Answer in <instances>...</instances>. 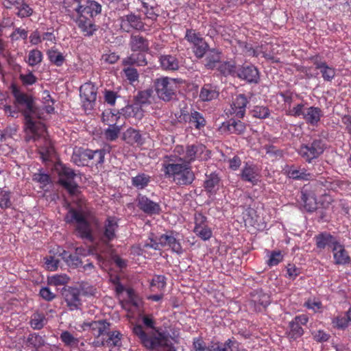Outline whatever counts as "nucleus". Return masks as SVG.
I'll return each mask as SVG.
<instances>
[{
    "label": "nucleus",
    "instance_id": "nucleus-63",
    "mask_svg": "<svg viewBox=\"0 0 351 351\" xmlns=\"http://www.w3.org/2000/svg\"><path fill=\"white\" fill-rule=\"evenodd\" d=\"M79 290L85 295H93L96 289L86 282H82Z\"/></svg>",
    "mask_w": 351,
    "mask_h": 351
},
{
    "label": "nucleus",
    "instance_id": "nucleus-32",
    "mask_svg": "<svg viewBox=\"0 0 351 351\" xmlns=\"http://www.w3.org/2000/svg\"><path fill=\"white\" fill-rule=\"evenodd\" d=\"M219 93L210 84H205L200 92L199 97L203 101H210L218 97Z\"/></svg>",
    "mask_w": 351,
    "mask_h": 351
},
{
    "label": "nucleus",
    "instance_id": "nucleus-12",
    "mask_svg": "<svg viewBox=\"0 0 351 351\" xmlns=\"http://www.w3.org/2000/svg\"><path fill=\"white\" fill-rule=\"evenodd\" d=\"M80 97L84 99L88 104H84L85 108L91 109L93 104L96 101L97 88L91 83H85L80 86Z\"/></svg>",
    "mask_w": 351,
    "mask_h": 351
},
{
    "label": "nucleus",
    "instance_id": "nucleus-38",
    "mask_svg": "<svg viewBox=\"0 0 351 351\" xmlns=\"http://www.w3.org/2000/svg\"><path fill=\"white\" fill-rule=\"evenodd\" d=\"M121 334L119 331H112L108 335H107V338H103L101 341V344L104 345V341L107 344H110L112 346H121Z\"/></svg>",
    "mask_w": 351,
    "mask_h": 351
},
{
    "label": "nucleus",
    "instance_id": "nucleus-36",
    "mask_svg": "<svg viewBox=\"0 0 351 351\" xmlns=\"http://www.w3.org/2000/svg\"><path fill=\"white\" fill-rule=\"evenodd\" d=\"M189 121L194 124L196 129H200L206 125V120L197 111H193L189 115Z\"/></svg>",
    "mask_w": 351,
    "mask_h": 351
},
{
    "label": "nucleus",
    "instance_id": "nucleus-15",
    "mask_svg": "<svg viewBox=\"0 0 351 351\" xmlns=\"http://www.w3.org/2000/svg\"><path fill=\"white\" fill-rule=\"evenodd\" d=\"M78 27L84 32V36H93L94 32L97 29L93 19L86 16L80 15L76 20Z\"/></svg>",
    "mask_w": 351,
    "mask_h": 351
},
{
    "label": "nucleus",
    "instance_id": "nucleus-53",
    "mask_svg": "<svg viewBox=\"0 0 351 351\" xmlns=\"http://www.w3.org/2000/svg\"><path fill=\"white\" fill-rule=\"evenodd\" d=\"M269 115V110L263 106H256L252 110V116L259 119H265Z\"/></svg>",
    "mask_w": 351,
    "mask_h": 351
},
{
    "label": "nucleus",
    "instance_id": "nucleus-3",
    "mask_svg": "<svg viewBox=\"0 0 351 351\" xmlns=\"http://www.w3.org/2000/svg\"><path fill=\"white\" fill-rule=\"evenodd\" d=\"M64 221L68 223H76L75 230L80 238L90 242L94 241L90 223L84 211L71 208L65 215Z\"/></svg>",
    "mask_w": 351,
    "mask_h": 351
},
{
    "label": "nucleus",
    "instance_id": "nucleus-51",
    "mask_svg": "<svg viewBox=\"0 0 351 351\" xmlns=\"http://www.w3.org/2000/svg\"><path fill=\"white\" fill-rule=\"evenodd\" d=\"M167 246L170 247L173 252L178 254L182 253V247L178 241L173 236L169 235Z\"/></svg>",
    "mask_w": 351,
    "mask_h": 351
},
{
    "label": "nucleus",
    "instance_id": "nucleus-43",
    "mask_svg": "<svg viewBox=\"0 0 351 351\" xmlns=\"http://www.w3.org/2000/svg\"><path fill=\"white\" fill-rule=\"evenodd\" d=\"M208 50H210L208 45L204 40L194 45V53L197 58H203L204 55H206Z\"/></svg>",
    "mask_w": 351,
    "mask_h": 351
},
{
    "label": "nucleus",
    "instance_id": "nucleus-41",
    "mask_svg": "<svg viewBox=\"0 0 351 351\" xmlns=\"http://www.w3.org/2000/svg\"><path fill=\"white\" fill-rule=\"evenodd\" d=\"M39 154L43 161H48L54 154V148L49 142H46L45 145L39 149Z\"/></svg>",
    "mask_w": 351,
    "mask_h": 351
},
{
    "label": "nucleus",
    "instance_id": "nucleus-13",
    "mask_svg": "<svg viewBox=\"0 0 351 351\" xmlns=\"http://www.w3.org/2000/svg\"><path fill=\"white\" fill-rule=\"evenodd\" d=\"M76 12L82 16L89 15L90 19L93 17L101 11V5L95 1L87 0L84 5H80L76 9Z\"/></svg>",
    "mask_w": 351,
    "mask_h": 351
},
{
    "label": "nucleus",
    "instance_id": "nucleus-62",
    "mask_svg": "<svg viewBox=\"0 0 351 351\" xmlns=\"http://www.w3.org/2000/svg\"><path fill=\"white\" fill-rule=\"evenodd\" d=\"M67 265L73 268H77L82 264V262L80 257L75 253V254H71L66 262Z\"/></svg>",
    "mask_w": 351,
    "mask_h": 351
},
{
    "label": "nucleus",
    "instance_id": "nucleus-47",
    "mask_svg": "<svg viewBox=\"0 0 351 351\" xmlns=\"http://www.w3.org/2000/svg\"><path fill=\"white\" fill-rule=\"evenodd\" d=\"M60 339L65 345L69 346H77L78 339L75 338L69 332L64 331L60 335Z\"/></svg>",
    "mask_w": 351,
    "mask_h": 351
},
{
    "label": "nucleus",
    "instance_id": "nucleus-1",
    "mask_svg": "<svg viewBox=\"0 0 351 351\" xmlns=\"http://www.w3.org/2000/svg\"><path fill=\"white\" fill-rule=\"evenodd\" d=\"M163 167L165 175L172 178L178 185H190L195 179L190 165L185 163L183 158H179L177 162L164 163Z\"/></svg>",
    "mask_w": 351,
    "mask_h": 351
},
{
    "label": "nucleus",
    "instance_id": "nucleus-52",
    "mask_svg": "<svg viewBox=\"0 0 351 351\" xmlns=\"http://www.w3.org/2000/svg\"><path fill=\"white\" fill-rule=\"evenodd\" d=\"M69 280V278L66 275H55L49 278V284L55 286L63 285L66 284Z\"/></svg>",
    "mask_w": 351,
    "mask_h": 351
},
{
    "label": "nucleus",
    "instance_id": "nucleus-58",
    "mask_svg": "<svg viewBox=\"0 0 351 351\" xmlns=\"http://www.w3.org/2000/svg\"><path fill=\"white\" fill-rule=\"evenodd\" d=\"M106 154V151L104 149H97L93 151V164L98 165L101 164L104 161V156Z\"/></svg>",
    "mask_w": 351,
    "mask_h": 351
},
{
    "label": "nucleus",
    "instance_id": "nucleus-44",
    "mask_svg": "<svg viewBox=\"0 0 351 351\" xmlns=\"http://www.w3.org/2000/svg\"><path fill=\"white\" fill-rule=\"evenodd\" d=\"M199 151V146L195 145H187L186 149L185 163L190 165L191 162L194 160L197 152Z\"/></svg>",
    "mask_w": 351,
    "mask_h": 351
},
{
    "label": "nucleus",
    "instance_id": "nucleus-29",
    "mask_svg": "<svg viewBox=\"0 0 351 351\" xmlns=\"http://www.w3.org/2000/svg\"><path fill=\"white\" fill-rule=\"evenodd\" d=\"M160 62L162 68L165 70L176 71L179 68V62L177 58L171 55L161 56Z\"/></svg>",
    "mask_w": 351,
    "mask_h": 351
},
{
    "label": "nucleus",
    "instance_id": "nucleus-39",
    "mask_svg": "<svg viewBox=\"0 0 351 351\" xmlns=\"http://www.w3.org/2000/svg\"><path fill=\"white\" fill-rule=\"evenodd\" d=\"M219 178L217 174L213 173L209 176H206V179L204 181V186L206 191L212 193L215 186L218 185L219 182Z\"/></svg>",
    "mask_w": 351,
    "mask_h": 351
},
{
    "label": "nucleus",
    "instance_id": "nucleus-4",
    "mask_svg": "<svg viewBox=\"0 0 351 351\" xmlns=\"http://www.w3.org/2000/svg\"><path fill=\"white\" fill-rule=\"evenodd\" d=\"M12 94L14 97V105L18 110L22 112L25 119L27 116H36L40 119L38 108L35 105L34 98L32 95L21 92L15 84L10 86Z\"/></svg>",
    "mask_w": 351,
    "mask_h": 351
},
{
    "label": "nucleus",
    "instance_id": "nucleus-9",
    "mask_svg": "<svg viewBox=\"0 0 351 351\" xmlns=\"http://www.w3.org/2000/svg\"><path fill=\"white\" fill-rule=\"evenodd\" d=\"M236 76L250 84H258L260 80L258 69L251 64L239 66Z\"/></svg>",
    "mask_w": 351,
    "mask_h": 351
},
{
    "label": "nucleus",
    "instance_id": "nucleus-5",
    "mask_svg": "<svg viewBox=\"0 0 351 351\" xmlns=\"http://www.w3.org/2000/svg\"><path fill=\"white\" fill-rule=\"evenodd\" d=\"M75 176L73 169L64 165L61 167L59 171L58 183L72 196L77 195L80 193L78 184L73 180Z\"/></svg>",
    "mask_w": 351,
    "mask_h": 351
},
{
    "label": "nucleus",
    "instance_id": "nucleus-17",
    "mask_svg": "<svg viewBox=\"0 0 351 351\" xmlns=\"http://www.w3.org/2000/svg\"><path fill=\"white\" fill-rule=\"evenodd\" d=\"M118 228L117 221L114 217H108L104 224V231L102 236V241L108 244L115 237V230Z\"/></svg>",
    "mask_w": 351,
    "mask_h": 351
},
{
    "label": "nucleus",
    "instance_id": "nucleus-61",
    "mask_svg": "<svg viewBox=\"0 0 351 351\" xmlns=\"http://www.w3.org/2000/svg\"><path fill=\"white\" fill-rule=\"evenodd\" d=\"M19 78L25 85H32L36 83L37 80L32 72H29L27 75L21 74Z\"/></svg>",
    "mask_w": 351,
    "mask_h": 351
},
{
    "label": "nucleus",
    "instance_id": "nucleus-28",
    "mask_svg": "<svg viewBox=\"0 0 351 351\" xmlns=\"http://www.w3.org/2000/svg\"><path fill=\"white\" fill-rule=\"evenodd\" d=\"M90 326L92 330L97 331V333H95V335L97 337L104 336L105 335H108L111 332L110 329V324L106 320L93 322L90 324Z\"/></svg>",
    "mask_w": 351,
    "mask_h": 351
},
{
    "label": "nucleus",
    "instance_id": "nucleus-42",
    "mask_svg": "<svg viewBox=\"0 0 351 351\" xmlns=\"http://www.w3.org/2000/svg\"><path fill=\"white\" fill-rule=\"evenodd\" d=\"M290 332L289 336L291 339H296L303 334V329L297 322L292 321L289 323Z\"/></svg>",
    "mask_w": 351,
    "mask_h": 351
},
{
    "label": "nucleus",
    "instance_id": "nucleus-64",
    "mask_svg": "<svg viewBox=\"0 0 351 351\" xmlns=\"http://www.w3.org/2000/svg\"><path fill=\"white\" fill-rule=\"evenodd\" d=\"M33 180L34 181L40 182V184L46 185L47 184L49 183L50 177L48 174L38 173H34V175L33 176Z\"/></svg>",
    "mask_w": 351,
    "mask_h": 351
},
{
    "label": "nucleus",
    "instance_id": "nucleus-40",
    "mask_svg": "<svg viewBox=\"0 0 351 351\" xmlns=\"http://www.w3.org/2000/svg\"><path fill=\"white\" fill-rule=\"evenodd\" d=\"M45 316L43 313H34L31 319V326L34 329L40 330L45 324Z\"/></svg>",
    "mask_w": 351,
    "mask_h": 351
},
{
    "label": "nucleus",
    "instance_id": "nucleus-18",
    "mask_svg": "<svg viewBox=\"0 0 351 351\" xmlns=\"http://www.w3.org/2000/svg\"><path fill=\"white\" fill-rule=\"evenodd\" d=\"M248 101L243 94H240L235 98L231 105L232 113L235 114L236 117L242 119L245 112V107Z\"/></svg>",
    "mask_w": 351,
    "mask_h": 351
},
{
    "label": "nucleus",
    "instance_id": "nucleus-2",
    "mask_svg": "<svg viewBox=\"0 0 351 351\" xmlns=\"http://www.w3.org/2000/svg\"><path fill=\"white\" fill-rule=\"evenodd\" d=\"M132 331L138 337L141 343L147 349L153 350L160 346L165 351H176L168 337L164 333L158 332V336L149 337L141 325H135Z\"/></svg>",
    "mask_w": 351,
    "mask_h": 351
},
{
    "label": "nucleus",
    "instance_id": "nucleus-50",
    "mask_svg": "<svg viewBox=\"0 0 351 351\" xmlns=\"http://www.w3.org/2000/svg\"><path fill=\"white\" fill-rule=\"evenodd\" d=\"M149 177L145 174L138 175L132 178V184L139 189H143L149 182Z\"/></svg>",
    "mask_w": 351,
    "mask_h": 351
},
{
    "label": "nucleus",
    "instance_id": "nucleus-6",
    "mask_svg": "<svg viewBox=\"0 0 351 351\" xmlns=\"http://www.w3.org/2000/svg\"><path fill=\"white\" fill-rule=\"evenodd\" d=\"M326 149V145L321 139H315L312 143L302 145L299 149V154L308 162L317 158Z\"/></svg>",
    "mask_w": 351,
    "mask_h": 351
},
{
    "label": "nucleus",
    "instance_id": "nucleus-57",
    "mask_svg": "<svg viewBox=\"0 0 351 351\" xmlns=\"http://www.w3.org/2000/svg\"><path fill=\"white\" fill-rule=\"evenodd\" d=\"M39 295L43 299L48 302L52 301L56 297V295L47 287L40 289Z\"/></svg>",
    "mask_w": 351,
    "mask_h": 351
},
{
    "label": "nucleus",
    "instance_id": "nucleus-16",
    "mask_svg": "<svg viewBox=\"0 0 351 351\" xmlns=\"http://www.w3.org/2000/svg\"><path fill=\"white\" fill-rule=\"evenodd\" d=\"M130 46L132 51L147 52L149 50V41L140 34H132Z\"/></svg>",
    "mask_w": 351,
    "mask_h": 351
},
{
    "label": "nucleus",
    "instance_id": "nucleus-26",
    "mask_svg": "<svg viewBox=\"0 0 351 351\" xmlns=\"http://www.w3.org/2000/svg\"><path fill=\"white\" fill-rule=\"evenodd\" d=\"M220 61L221 53L212 49L208 50L206 55L204 66L208 69H213Z\"/></svg>",
    "mask_w": 351,
    "mask_h": 351
},
{
    "label": "nucleus",
    "instance_id": "nucleus-25",
    "mask_svg": "<svg viewBox=\"0 0 351 351\" xmlns=\"http://www.w3.org/2000/svg\"><path fill=\"white\" fill-rule=\"evenodd\" d=\"M301 200L304 209L307 212L311 213L317 209V202L314 193L302 192Z\"/></svg>",
    "mask_w": 351,
    "mask_h": 351
},
{
    "label": "nucleus",
    "instance_id": "nucleus-31",
    "mask_svg": "<svg viewBox=\"0 0 351 351\" xmlns=\"http://www.w3.org/2000/svg\"><path fill=\"white\" fill-rule=\"evenodd\" d=\"M27 346L36 351H42L41 348L45 345V341L43 337L36 333L30 334L27 339Z\"/></svg>",
    "mask_w": 351,
    "mask_h": 351
},
{
    "label": "nucleus",
    "instance_id": "nucleus-45",
    "mask_svg": "<svg viewBox=\"0 0 351 351\" xmlns=\"http://www.w3.org/2000/svg\"><path fill=\"white\" fill-rule=\"evenodd\" d=\"M42 53L39 50L34 49L29 51L28 56V63L30 66H34L42 61Z\"/></svg>",
    "mask_w": 351,
    "mask_h": 351
},
{
    "label": "nucleus",
    "instance_id": "nucleus-54",
    "mask_svg": "<svg viewBox=\"0 0 351 351\" xmlns=\"http://www.w3.org/2000/svg\"><path fill=\"white\" fill-rule=\"evenodd\" d=\"M290 177L296 180H308L311 174L306 173L305 170H291L289 172Z\"/></svg>",
    "mask_w": 351,
    "mask_h": 351
},
{
    "label": "nucleus",
    "instance_id": "nucleus-55",
    "mask_svg": "<svg viewBox=\"0 0 351 351\" xmlns=\"http://www.w3.org/2000/svg\"><path fill=\"white\" fill-rule=\"evenodd\" d=\"M12 206L10 194L9 192L1 191L0 193V207L1 208H10Z\"/></svg>",
    "mask_w": 351,
    "mask_h": 351
},
{
    "label": "nucleus",
    "instance_id": "nucleus-56",
    "mask_svg": "<svg viewBox=\"0 0 351 351\" xmlns=\"http://www.w3.org/2000/svg\"><path fill=\"white\" fill-rule=\"evenodd\" d=\"M283 256L280 251H273L267 261V264L269 266L277 265L280 262L282 261Z\"/></svg>",
    "mask_w": 351,
    "mask_h": 351
},
{
    "label": "nucleus",
    "instance_id": "nucleus-22",
    "mask_svg": "<svg viewBox=\"0 0 351 351\" xmlns=\"http://www.w3.org/2000/svg\"><path fill=\"white\" fill-rule=\"evenodd\" d=\"M333 256L336 264L344 265L348 263L350 258L344 247L339 242L332 247Z\"/></svg>",
    "mask_w": 351,
    "mask_h": 351
},
{
    "label": "nucleus",
    "instance_id": "nucleus-37",
    "mask_svg": "<svg viewBox=\"0 0 351 351\" xmlns=\"http://www.w3.org/2000/svg\"><path fill=\"white\" fill-rule=\"evenodd\" d=\"M124 135L125 138L128 139V141L131 143H137L139 145L143 143V140L138 130L130 128L127 130Z\"/></svg>",
    "mask_w": 351,
    "mask_h": 351
},
{
    "label": "nucleus",
    "instance_id": "nucleus-20",
    "mask_svg": "<svg viewBox=\"0 0 351 351\" xmlns=\"http://www.w3.org/2000/svg\"><path fill=\"white\" fill-rule=\"evenodd\" d=\"M241 178L243 181L251 182L253 185L256 184L259 181L257 169L254 166L246 164L242 169Z\"/></svg>",
    "mask_w": 351,
    "mask_h": 351
},
{
    "label": "nucleus",
    "instance_id": "nucleus-10",
    "mask_svg": "<svg viewBox=\"0 0 351 351\" xmlns=\"http://www.w3.org/2000/svg\"><path fill=\"white\" fill-rule=\"evenodd\" d=\"M144 27L145 24L140 16L132 13L121 17V27L126 32H130V28L143 31Z\"/></svg>",
    "mask_w": 351,
    "mask_h": 351
},
{
    "label": "nucleus",
    "instance_id": "nucleus-8",
    "mask_svg": "<svg viewBox=\"0 0 351 351\" xmlns=\"http://www.w3.org/2000/svg\"><path fill=\"white\" fill-rule=\"evenodd\" d=\"M61 295L70 311L77 310L82 306L79 289L72 287H63L61 290Z\"/></svg>",
    "mask_w": 351,
    "mask_h": 351
},
{
    "label": "nucleus",
    "instance_id": "nucleus-59",
    "mask_svg": "<svg viewBox=\"0 0 351 351\" xmlns=\"http://www.w3.org/2000/svg\"><path fill=\"white\" fill-rule=\"evenodd\" d=\"M127 79L131 82L138 80V73L136 69L128 67L123 69Z\"/></svg>",
    "mask_w": 351,
    "mask_h": 351
},
{
    "label": "nucleus",
    "instance_id": "nucleus-7",
    "mask_svg": "<svg viewBox=\"0 0 351 351\" xmlns=\"http://www.w3.org/2000/svg\"><path fill=\"white\" fill-rule=\"evenodd\" d=\"M156 91L158 97L165 101H169L175 97V82L168 77L157 79Z\"/></svg>",
    "mask_w": 351,
    "mask_h": 351
},
{
    "label": "nucleus",
    "instance_id": "nucleus-30",
    "mask_svg": "<svg viewBox=\"0 0 351 351\" xmlns=\"http://www.w3.org/2000/svg\"><path fill=\"white\" fill-rule=\"evenodd\" d=\"M315 68L319 69L324 80L331 81L335 75V71L333 68L328 66L325 62H315Z\"/></svg>",
    "mask_w": 351,
    "mask_h": 351
},
{
    "label": "nucleus",
    "instance_id": "nucleus-11",
    "mask_svg": "<svg viewBox=\"0 0 351 351\" xmlns=\"http://www.w3.org/2000/svg\"><path fill=\"white\" fill-rule=\"evenodd\" d=\"M137 206L143 212L149 215H158L161 212L159 204L153 202L145 195L138 196Z\"/></svg>",
    "mask_w": 351,
    "mask_h": 351
},
{
    "label": "nucleus",
    "instance_id": "nucleus-35",
    "mask_svg": "<svg viewBox=\"0 0 351 351\" xmlns=\"http://www.w3.org/2000/svg\"><path fill=\"white\" fill-rule=\"evenodd\" d=\"M237 69L238 67L234 64V63L231 62H224L218 67L219 71L225 76L229 75L236 76Z\"/></svg>",
    "mask_w": 351,
    "mask_h": 351
},
{
    "label": "nucleus",
    "instance_id": "nucleus-49",
    "mask_svg": "<svg viewBox=\"0 0 351 351\" xmlns=\"http://www.w3.org/2000/svg\"><path fill=\"white\" fill-rule=\"evenodd\" d=\"M194 232L204 241L210 239L212 235L210 229L206 226L195 227Z\"/></svg>",
    "mask_w": 351,
    "mask_h": 351
},
{
    "label": "nucleus",
    "instance_id": "nucleus-27",
    "mask_svg": "<svg viewBox=\"0 0 351 351\" xmlns=\"http://www.w3.org/2000/svg\"><path fill=\"white\" fill-rule=\"evenodd\" d=\"M322 116V110L317 107H310L306 109L304 119L308 123L315 125L319 121Z\"/></svg>",
    "mask_w": 351,
    "mask_h": 351
},
{
    "label": "nucleus",
    "instance_id": "nucleus-14",
    "mask_svg": "<svg viewBox=\"0 0 351 351\" xmlns=\"http://www.w3.org/2000/svg\"><path fill=\"white\" fill-rule=\"evenodd\" d=\"M270 303V297L268 294L261 291H256L252 295L250 304L254 306L256 311H261Z\"/></svg>",
    "mask_w": 351,
    "mask_h": 351
},
{
    "label": "nucleus",
    "instance_id": "nucleus-19",
    "mask_svg": "<svg viewBox=\"0 0 351 351\" xmlns=\"http://www.w3.org/2000/svg\"><path fill=\"white\" fill-rule=\"evenodd\" d=\"M245 125L241 121H235L233 119H230L227 122H223L220 129L225 132L228 131L231 134H241L245 130Z\"/></svg>",
    "mask_w": 351,
    "mask_h": 351
},
{
    "label": "nucleus",
    "instance_id": "nucleus-34",
    "mask_svg": "<svg viewBox=\"0 0 351 351\" xmlns=\"http://www.w3.org/2000/svg\"><path fill=\"white\" fill-rule=\"evenodd\" d=\"M153 90L152 89H147L145 90L138 92L137 95L134 97L136 105H143L150 104V98L152 95Z\"/></svg>",
    "mask_w": 351,
    "mask_h": 351
},
{
    "label": "nucleus",
    "instance_id": "nucleus-23",
    "mask_svg": "<svg viewBox=\"0 0 351 351\" xmlns=\"http://www.w3.org/2000/svg\"><path fill=\"white\" fill-rule=\"evenodd\" d=\"M93 151L91 149H79L74 153L72 158L77 165H88V162L93 160Z\"/></svg>",
    "mask_w": 351,
    "mask_h": 351
},
{
    "label": "nucleus",
    "instance_id": "nucleus-21",
    "mask_svg": "<svg viewBox=\"0 0 351 351\" xmlns=\"http://www.w3.org/2000/svg\"><path fill=\"white\" fill-rule=\"evenodd\" d=\"M315 239L317 247L320 250L324 249L326 246L332 248L337 242L332 235L326 232L316 235Z\"/></svg>",
    "mask_w": 351,
    "mask_h": 351
},
{
    "label": "nucleus",
    "instance_id": "nucleus-60",
    "mask_svg": "<svg viewBox=\"0 0 351 351\" xmlns=\"http://www.w3.org/2000/svg\"><path fill=\"white\" fill-rule=\"evenodd\" d=\"M186 39L194 44V45L203 40L198 34H197L193 30L188 29L185 36Z\"/></svg>",
    "mask_w": 351,
    "mask_h": 351
},
{
    "label": "nucleus",
    "instance_id": "nucleus-33",
    "mask_svg": "<svg viewBox=\"0 0 351 351\" xmlns=\"http://www.w3.org/2000/svg\"><path fill=\"white\" fill-rule=\"evenodd\" d=\"M121 114L128 117L141 118L143 116V110L137 105H128L121 109Z\"/></svg>",
    "mask_w": 351,
    "mask_h": 351
},
{
    "label": "nucleus",
    "instance_id": "nucleus-48",
    "mask_svg": "<svg viewBox=\"0 0 351 351\" xmlns=\"http://www.w3.org/2000/svg\"><path fill=\"white\" fill-rule=\"evenodd\" d=\"M120 132V128L115 124L110 125L105 131V137L107 140L114 141L118 138Z\"/></svg>",
    "mask_w": 351,
    "mask_h": 351
},
{
    "label": "nucleus",
    "instance_id": "nucleus-46",
    "mask_svg": "<svg viewBox=\"0 0 351 351\" xmlns=\"http://www.w3.org/2000/svg\"><path fill=\"white\" fill-rule=\"evenodd\" d=\"M49 60L56 66H61L64 61V57L61 53L53 50H49L47 53Z\"/></svg>",
    "mask_w": 351,
    "mask_h": 351
},
{
    "label": "nucleus",
    "instance_id": "nucleus-24",
    "mask_svg": "<svg viewBox=\"0 0 351 351\" xmlns=\"http://www.w3.org/2000/svg\"><path fill=\"white\" fill-rule=\"evenodd\" d=\"M25 120L26 128L32 134L41 136L46 131L45 124L40 121H33L32 116H27Z\"/></svg>",
    "mask_w": 351,
    "mask_h": 351
}]
</instances>
